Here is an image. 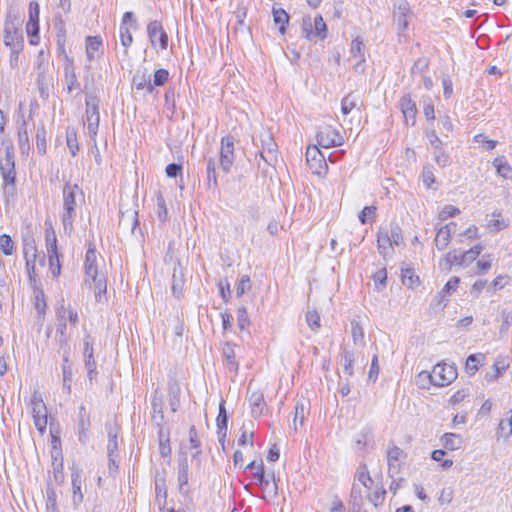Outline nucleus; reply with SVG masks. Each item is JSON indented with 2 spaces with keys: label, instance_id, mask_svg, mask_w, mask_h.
<instances>
[{
  "label": "nucleus",
  "instance_id": "obj_14",
  "mask_svg": "<svg viewBox=\"0 0 512 512\" xmlns=\"http://www.w3.org/2000/svg\"><path fill=\"white\" fill-rule=\"evenodd\" d=\"M147 33H148V37L151 42V45L153 47H155L156 44L158 43L161 50L167 49L168 35L164 31L161 22H159L157 20L151 21L147 26Z\"/></svg>",
  "mask_w": 512,
  "mask_h": 512
},
{
  "label": "nucleus",
  "instance_id": "obj_60",
  "mask_svg": "<svg viewBox=\"0 0 512 512\" xmlns=\"http://www.w3.org/2000/svg\"><path fill=\"white\" fill-rule=\"evenodd\" d=\"M356 107V101L352 94L346 95L341 101V112L344 115L349 114Z\"/></svg>",
  "mask_w": 512,
  "mask_h": 512
},
{
  "label": "nucleus",
  "instance_id": "obj_11",
  "mask_svg": "<svg viewBox=\"0 0 512 512\" xmlns=\"http://www.w3.org/2000/svg\"><path fill=\"white\" fill-rule=\"evenodd\" d=\"M306 161L314 174H325L328 169L325 157L316 145L307 147Z\"/></svg>",
  "mask_w": 512,
  "mask_h": 512
},
{
  "label": "nucleus",
  "instance_id": "obj_12",
  "mask_svg": "<svg viewBox=\"0 0 512 512\" xmlns=\"http://www.w3.org/2000/svg\"><path fill=\"white\" fill-rule=\"evenodd\" d=\"M234 159V138L232 136H224L221 139L220 166L225 173L230 171Z\"/></svg>",
  "mask_w": 512,
  "mask_h": 512
},
{
  "label": "nucleus",
  "instance_id": "obj_5",
  "mask_svg": "<svg viewBox=\"0 0 512 512\" xmlns=\"http://www.w3.org/2000/svg\"><path fill=\"white\" fill-rule=\"evenodd\" d=\"M419 377L429 379L434 386L444 387L457 378V368L454 364L438 363L430 373L423 371L419 374Z\"/></svg>",
  "mask_w": 512,
  "mask_h": 512
},
{
  "label": "nucleus",
  "instance_id": "obj_64",
  "mask_svg": "<svg viewBox=\"0 0 512 512\" xmlns=\"http://www.w3.org/2000/svg\"><path fill=\"white\" fill-rule=\"evenodd\" d=\"M418 280V276H415L412 270L406 269L402 272L403 284L408 286L409 288H413L415 283L418 282Z\"/></svg>",
  "mask_w": 512,
  "mask_h": 512
},
{
  "label": "nucleus",
  "instance_id": "obj_54",
  "mask_svg": "<svg viewBox=\"0 0 512 512\" xmlns=\"http://www.w3.org/2000/svg\"><path fill=\"white\" fill-rule=\"evenodd\" d=\"M421 178H422L423 184L427 188H431L432 184L435 182L433 167L430 165L424 166L422 173H421Z\"/></svg>",
  "mask_w": 512,
  "mask_h": 512
},
{
  "label": "nucleus",
  "instance_id": "obj_29",
  "mask_svg": "<svg viewBox=\"0 0 512 512\" xmlns=\"http://www.w3.org/2000/svg\"><path fill=\"white\" fill-rule=\"evenodd\" d=\"M103 45L100 36H87L86 37V56L89 62L95 60L98 55L97 53Z\"/></svg>",
  "mask_w": 512,
  "mask_h": 512
},
{
  "label": "nucleus",
  "instance_id": "obj_6",
  "mask_svg": "<svg viewBox=\"0 0 512 512\" xmlns=\"http://www.w3.org/2000/svg\"><path fill=\"white\" fill-rule=\"evenodd\" d=\"M3 42L9 49L24 46V37L19 18L8 13L4 22Z\"/></svg>",
  "mask_w": 512,
  "mask_h": 512
},
{
  "label": "nucleus",
  "instance_id": "obj_38",
  "mask_svg": "<svg viewBox=\"0 0 512 512\" xmlns=\"http://www.w3.org/2000/svg\"><path fill=\"white\" fill-rule=\"evenodd\" d=\"M493 165L496 168L498 175L503 177L504 179L512 178V167L505 160L503 156L497 157L493 161Z\"/></svg>",
  "mask_w": 512,
  "mask_h": 512
},
{
  "label": "nucleus",
  "instance_id": "obj_4",
  "mask_svg": "<svg viewBox=\"0 0 512 512\" xmlns=\"http://www.w3.org/2000/svg\"><path fill=\"white\" fill-rule=\"evenodd\" d=\"M57 317V334H59V345L60 348L67 347L68 337L66 335V329L68 322L71 326H77L79 323V316L77 311L71 305H65L64 300L58 304L56 308Z\"/></svg>",
  "mask_w": 512,
  "mask_h": 512
},
{
  "label": "nucleus",
  "instance_id": "obj_28",
  "mask_svg": "<svg viewBox=\"0 0 512 512\" xmlns=\"http://www.w3.org/2000/svg\"><path fill=\"white\" fill-rule=\"evenodd\" d=\"M351 336L355 346L363 347L365 345L364 328L360 321V316H356L351 320Z\"/></svg>",
  "mask_w": 512,
  "mask_h": 512
},
{
  "label": "nucleus",
  "instance_id": "obj_41",
  "mask_svg": "<svg viewBox=\"0 0 512 512\" xmlns=\"http://www.w3.org/2000/svg\"><path fill=\"white\" fill-rule=\"evenodd\" d=\"M273 19L276 25L279 26V32L284 34L286 31V26L289 22V15L287 12L281 8L273 9Z\"/></svg>",
  "mask_w": 512,
  "mask_h": 512
},
{
  "label": "nucleus",
  "instance_id": "obj_42",
  "mask_svg": "<svg viewBox=\"0 0 512 512\" xmlns=\"http://www.w3.org/2000/svg\"><path fill=\"white\" fill-rule=\"evenodd\" d=\"M355 479L360 482L365 488L371 489L373 480L369 474L366 465H361L355 474Z\"/></svg>",
  "mask_w": 512,
  "mask_h": 512
},
{
  "label": "nucleus",
  "instance_id": "obj_20",
  "mask_svg": "<svg viewBox=\"0 0 512 512\" xmlns=\"http://www.w3.org/2000/svg\"><path fill=\"white\" fill-rule=\"evenodd\" d=\"M217 424V436L218 441L221 444L222 448L225 449V438L227 436V424L228 417L224 405V401H221L219 405V413L216 419Z\"/></svg>",
  "mask_w": 512,
  "mask_h": 512
},
{
  "label": "nucleus",
  "instance_id": "obj_63",
  "mask_svg": "<svg viewBox=\"0 0 512 512\" xmlns=\"http://www.w3.org/2000/svg\"><path fill=\"white\" fill-rule=\"evenodd\" d=\"M306 322L312 330L320 328V316L316 311H308L306 313Z\"/></svg>",
  "mask_w": 512,
  "mask_h": 512
},
{
  "label": "nucleus",
  "instance_id": "obj_3",
  "mask_svg": "<svg viewBox=\"0 0 512 512\" xmlns=\"http://www.w3.org/2000/svg\"><path fill=\"white\" fill-rule=\"evenodd\" d=\"M63 213L62 223L64 230H71L73 227V221L76 217V197L80 196L83 198L84 194L82 189L77 184L65 183L63 187Z\"/></svg>",
  "mask_w": 512,
  "mask_h": 512
},
{
  "label": "nucleus",
  "instance_id": "obj_35",
  "mask_svg": "<svg viewBox=\"0 0 512 512\" xmlns=\"http://www.w3.org/2000/svg\"><path fill=\"white\" fill-rule=\"evenodd\" d=\"M223 357L226 361V366L230 371L237 372L238 371V363L235 357L234 346L230 343H226L223 347Z\"/></svg>",
  "mask_w": 512,
  "mask_h": 512
},
{
  "label": "nucleus",
  "instance_id": "obj_13",
  "mask_svg": "<svg viewBox=\"0 0 512 512\" xmlns=\"http://www.w3.org/2000/svg\"><path fill=\"white\" fill-rule=\"evenodd\" d=\"M261 151L260 157L268 165H273L277 161V144L273 140L270 132H264L260 136Z\"/></svg>",
  "mask_w": 512,
  "mask_h": 512
},
{
  "label": "nucleus",
  "instance_id": "obj_25",
  "mask_svg": "<svg viewBox=\"0 0 512 512\" xmlns=\"http://www.w3.org/2000/svg\"><path fill=\"white\" fill-rule=\"evenodd\" d=\"M185 286V278L180 264L174 267L173 275H172V294L177 299H180L183 296Z\"/></svg>",
  "mask_w": 512,
  "mask_h": 512
},
{
  "label": "nucleus",
  "instance_id": "obj_40",
  "mask_svg": "<svg viewBox=\"0 0 512 512\" xmlns=\"http://www.w3.org/2000/svg\"><path fill=\"white\" fill-rule=\"evenodd\" d=\"M18 143L22 153H25L30 149L29 135L27 131L26 120L23 119L22 124L18 128Z\"/></svg>",
  "mask_w": 512,
  "mask_h": 512
},
{
  "label": "nucleus",
  "instance_id": "obj_55",
  "mask_svg": "<svg viewBox=\"0 0 512 512\" xmlns=\"http://www.w3.org/2000/svg\"><path fill=\"white\" fill-rule=\"evenodd\" d=\"M376 210L377 207L374 205L365 206L358 215L360 223L364 225L368 222L369 218H374L376 215Z\"/></svg>",
  "mask_w": 512,
  "mask_h": 512
},
{
  "label": "nucleus",
  "instance_id": "obj_44",
  "mask_svg": "<svg viewBox=\"0 0 512 512\" xmlns=\"http://www.w3.org/2000/svg\"><path fill=\"white\" fill-rule=\"evenodd\" d=\"M25 259H26V269L29 275V280L33 284V286H36V275H35V259H36V250L33 248V252L31 255V258L28 256V252L25 251Z\"/></svg>",
  "mask_w": 512,
  "mask_h": 512
},
{
  "label": "nucleus",
  "instance_id": "obj_32",
  "mask_svg": "<svg viewBox=\"0 0 512 512\" xmlns=\"http://www.w3.org/2000/svg\"><path fill=\"white\" fill-rule=\"evenodd\" d=\"M206 174H207V189L216 191L218 188V181L216 176V163L213 158H209L206 163Z\"/></svg>",
  "mask_w": 512,
  "mask_h": 512
},
{
  "label": "nucleus",
  "instance_id": "obj_30",
  "mask_svg": "<svg viewBox=\"0 0 512 512\" xmlns=\"http://www.w3.org/2000/svg\"><path fill=\"white\" fill-rule=\"evenodd\" d=\"M133 84L137 90H145L149 94L153 93L151 76L146 72L137 71L133 76Z\"/></svg>",
  "mask_w": 512,
  "mask_h": 512
},
{
  "label": "nucleus",
  "instance_id": "obj_8",
  "mask_svg": "<svg viewBox=\"0 0 512 512\" xmlns=\"http://www.w3.org/2000/svg\"><path fill=\"white\" fill-rule=\"evenodd\" d=\"M35 427L43 434L47 426V408L39 392L35 391L30 401Z\"/></svg>",
  "mask_w": 512,
  "mask_h": 512
},
{
  "label": "nucleus",
  "instance_id": "obj_33",
  "mask_svg": "<svg viewBox=\"0 0 512 512\" xmlns=\"http://www.w3.org/2000/svg\"><path fill=\"white\" fill-rule=\"evenodd\" d=\"M512 435V411H508L505 416L500 420L497 436L507 439Z\"/></svg>",
  "mask_w": 512,
  "mask_h": 512
},
{
  "label": "nucleus",
  "instance_id": "obj_48",
  "mask_svg": "<svg viewBox=\"0 0 512 512\" xmlns=\"http://www.w3.org/2000/svg\"><path fill=\"white\" fill-rule=\"evenodd\" d=\"M62 373H63L62 389L65 392V394L69 395L71 393V382H72V375H73L71 365H63Z\"/></svg>",
  "mask_w": 512,
  "mask_h": 512
},
{
  "label": "nucleus",
  "instance_id": "obj_62",
  "mask_svg": "<svg viewBox=\"0 0 512 512\" xmlns=\"http://www.w3.org/2000/svg\"><path fill=\"white\" fill-rule=\"evenodd\" d=\"M388 233L390 242L393 246H399L403 242L401 228L398 225L391 227V230Z\"/></svg>",
  "mask_w": 512,
  "mask_h": 512
},
{
  "label": "nucleus",
  "instance_id": "obj_18",
  "mask_svg": "<svg viewBox=\"0 0 512 512\" xmlns=\"http://www.w3.org/2000/svg\"><path fill=\"white\" fill-rule=\"evenodd\" d=\"M404 454L403 450L395 445L387 451L388 475L393 478L399 474L401 469L400 458Z\"/></svg>",
  "mask_w": 512,
  "mask_h": 512
},
{
  "label": "nucleus",
  "instance_id": "obj_15",
  "mask_svg": "<svg viewBox=\"0 0 512 512\" xmlns=\"http://www.w3.org/2000/svg\"><path fill=\"white\" fill-rule=\"evenodd\" d=\"M460 283V278L457 276L451 277L448 282L444 285L442 290L435 297L432 305L437 309H443L447 305V297L454 291H456Z\"/></svg>",
  "mask_w": 512,
  "mask_h": 512
},
{
  "label": "nucleus",
  "instance_id": "obj_19",
  "mask_svg": "<svg viewBox=\"0 0 512 512\" xmlns=\"http://www.w3.org/2000/svg\"><path fill=\"white\" fill-rule=\"evenodd\" d=\"M456 223L450 222L438 229L435 237V245L438 250H444L450 243L451 235L456 230Z\"/></svg>",
  "mask_w": 512,
  "mask_h": 512
},
{
  "label": "nucleus",
  "instance_id": "obj_45",
  "mask_svg": "<svg viewBox=\"0 0 512 512\" xmlns=\"http://www.w3.org/2000/svg\"><path fill=\"white\" fill-rule=\"evenodd\" d=\"M46 129L45 126L42 124L37 128L36 132V147L39 152V154L44 155L47 150V142H46Z\"/></svg>",
  "mask_w": 512,
  "mask_h": 512
},
{
  "label": "nucleus",
  "instance_id": "obj_39",
  "mask_svg": "<svg viewBox=\"0 0 512 512\" xmlns=\"http://www.w3.org/2000/svg\"><path fill=\"white\" fill-rule=\"evenodd\" d=\"M306 414V405L303 401H298L294 407L293 425L292 428L296 432L298 430V423L303 425Z\"/></svg>",
  "mask_w": 512,
  "mask_h": 512
},
{
  "label": "nucleus",
  "instance_id": "obj_22",
  "mask_svg": "<svg viewBox=\"0 0 512 512\" xmlns=\"http://www.w3.org/2000/svg\"><path fill=\"white\" fill-rule=\"evenodd\" d=\"M44 225L46 250L48 257H50L52 260L56 257V253L58 252L56 232L51 221L46 220Z\"/></svg>",
  "mask_w": 512,
  "mask_h": 512
},
{
  "label": "nucleus",
  "instance_id": "obj_23",
  "mask_svg": "<svg viewBox=\"0 0 512 512\" xmlns=\"http://www.w3.org/2000/svg\"><path fill=\"white\" fill-rule=\"evenodd\" d=\"M49 69L37 70L36 83L39 90V95L42 99L49 97L50 86L52 85L53 78L49 75Z\"/></svg>",
  "mask_w": 512,
  "mask_h": 512
},
{
  "label": "nucleus",
  "instance_id": "obj_2",
  "mask_svg": "<svg viewBox=\"0 0 512 512\" xmlns=\"http://www.w3.org/2000/svg\"><path fill=\"white\" fill-rule=\"evenodd\" d=\"M4 156L0 158V174L3 179V194L7 203L16 200V169L13 145L5 147Z\"/></svg>",
  "mask_w": 512,
  "mask_h": 512
},
{
  "label": "nucleus",
  "instance_id": "obj_16",
  "mask_svg": "<svg viewBox=\"0 0 512 512\" xmlns=\"http://www.w3.org/2000/svg\"><path fill=\"white\" fill-rule=\"evenodd\" d=\"M91 427L90 413L84 405L79 407L78 411V440L82 444H86L88 440V431Z\"/></svg>",
  "mask_w": 512,
  "mask_h": 512
},
{
  "label": "nucleus",
  "instance_id": "obj_59",
  "mask_svg": "<svg viewBox=\"0 0 512 512\" xmlns=\"http://www.w3.org/2000/svg\"><path fill=\"white\" fill-rule=\"evenodd\" d=\"M157 215L160 221L164 222L167 220L168 211L166 208L165 199L161 193L157 195Z\"/></svg>",
  "mask_w": 512,
  "mask_h": 512
},
{
  "label": "nucleus",
  "instance_id": "obj_49",
  "mask_svg": "<svg viewBox=\"0 0 512 512\" xmlns=\"http://www.w3.org/2000/svg\"><path fill=\"white\" fill-rule=\"evenodd\" d=\"M34 287V293H35V309L39 314H44L46 310V302H45V296L42 289Z\"/></svg>",
  "mask_w": 512,
  "mask_h": 512
},
{
  "label": "nucleus",
  "instance_id": "obj_53",
  "mask_svg": "<svg viewBox=\"0 0 512 512\" xmlns=\"http://www.w3.org/2000/svg\"><path fill=\"white\" fill-rule=\"evenodd\" d=\"M121 44L127 49L133 43V36L130 29L127 26L120 25L119 29Z\"/></svg>",
  "mask_w": 512,
  "mask_h": 512
},
{
  "label": "nucleus",
  "instance_id": "obj_51",
  "mask_svg": "<svg viewBox=\"0 0 512 512\" xmlns=\"http://www.w3.org/2000/svg\"><path fill=\"white\" fill-rule=\"evenodd\" d=\"M168 79H169L168 70H166L164 68L157 69L154 72V76H153V80H152L153 88L155 86H157V87L163 86L168 81Z\"/></svg>",
  "mask_w": 512,
  "mask_h": 512
},
{
  "label": "nucleus",
  "instance_id": "obj_43",
  "mask_svg": "<svg viewBox=\"0 0 512 512\" xmlns=\"http://www.w3.org/2000/svg\"><path fill=\"white\" fill-rule=\"evenodd\" d=\"M342 360H343L344 373L348 376H352L354 373V371H353V364L355 361L354 353L346 348L343 349Z\"/></svg>",
  "mask_w": 512,
  "mask_h": 512
},
{
  "label": "nucleus",
  "instance_id": "obj_36",
  "mask_svg": "<svg viewBox=\"0 0 512 512\" xmlns=\"http://www.w3.org/2000/svg\"><path fill=\"white\" fill-rule=\"evenodd\" d=\"M364 48V43L360 37H356L355 39L352 40L350 54L353 57L359 58V62L354 66L355 70L358 69L360 63L365 62Z\"/></svg>",
  "mask_w": 512,
  "mask_h": 512
},
{
  "label": "nucleus",
  "instance_id": "obj_26",
  "mask_svg": "<svg viewBox=\"0 0 512 512\" xmlns=\"http://www.w3.org/2000/svg\"><path fill=\"white\" fill-rule=\"evenodd\" d=\"M446 265L450 268L453 265L468 266L473 261L468 254V251L458 253L457 250L449 251L444 258Z\"/></svg>",
  "mask_w": 512,
  "mask_h": 512
},
{
  "label": "nucleus",
  "instance_id": "obj_47",
  "mask_svg": "<svg viewBox=\"0 0 512 512\" xmlns=\"http://www.w3.org/2000/svg\"><path fill=\"white\" fill-rule=\"evenodd\" d=\"M313 22L315 36L320 39H325L327 37V25L324 22L323 17L321 15H317Z\"/></svg>",
  "mask_w": 512,
  "mask_h": 512
},
{
  "label": "nucleus",
  "instance_id": "obj_17",
  "mask_svg": "<svg viewBox=\"0 0 512 512\" xmlns=\"http://www.w3.org/2000/svg\"><path fill=\"white\" fill-rule=\"evenodd\" d=\"M399 106L405 123L410 126H414L416 122L417 108L416 103L412 100L409 94L403 95L399 101Z\"/></svg>",
  "mask_w": 512,
  "mask_h": 512
},
{
  "label": "nucleus",
  "instance_id": "obj_58",
  "mask_svg": "<svg viewBox=\"0 0 512 512\" xmlns=\"http://www.w3.org/2000/svg\"><path fill=\"white\" fill-rule=\"evenodd\" d=\"M237 324L241 330L246 329L250 324L247 310L243 306L237 309Z\"/></svg>",
  "mask_w": 512,
  "mask_h": 512
},
{
  "label": "nucleus",
  "instance_id": "obj_7",
  "mask_svg": "<svg viewBox=\"0 0 512 512\" xmlns=\"http://www.w3.org/2000/svg\"><path fill=\"white\" fill-rule=\"evenodd\" d=\"M245 470H255L253 473V478L257 481V484L260 486L264 494L268 496L275 497L278 492L277 484L275 478L273 477V483L270 482L269 478L265 475V468L263 461L259 462L252 461L246 465Z\"/></svg>",
  "mask_w": 512,
  "mask_h": 512
},
{
  "label": "nucleus",
  "instance_id": "obj_27",
  "mask_svg": "<svg viewBox=\"0 0 512 512\" xmlns=\"http://www.w3.org/2000/svg\"><path fill=\"white\" fill-rule=\"evenodd\" d=\"M81 469L78 467H73L71 472V482L73 489V501L75 504L81 503L83 501V494L81 491Z\"/></svg>",
  "mask_w": 512,
  "mask_h": 512
},
{
  "label": "nucleus",
  "instance_id": "obj_1",
  "mask_svg": "<svg viewBox=\"0 0 512 512\" xmlns=\"http://www.w3.org/2000/svg\"><path fill=\"white\" fill-rule=\"evenodd\" d=\"M85 283L94 289L97 302L106 300L107 282L104 274L98 272L97 256L95 248L89 247L86 251L85 262Z\"/></svg>",
  "mask_w": 512,
  "mask_h": 512
},
{
  "label": "nucleus",
  "instance_id": "obj_24",
  "mask_svg": "<svg viewBox=\"0 0 512 512\" xmlns=\"http://www.w3.org/2000/svg\"><path fill=\"white\" fill-rule=\"evenodd\" d=\"M64 79L67 84V90L71 93L74 90H80V83L77 80V75L75 72V66L71 59H67L64 66Z\"/></svg>",
  "mask_w": 512,
  "mask_h": 512
},
{
  "label": "nucleus",
  "instance_id": "obj_57",
  "mask_svg": "<svg viewBox=\"0 0 512 512\" xmlns=\"http://www.w3.org/2000/svg\"><path fill=\"white\" fill-rule=\"evenodd\" d=\"M251 289V280L248 275H243L236 287V295L237 297H241L243 294H245L247 291Z\"/></svg>",
  "mask_w": 512,
  "mask_h": 512
},
{
  "label": "nucleus",
  "instance_id": "obj_52",
  "mask_svg": "<svg viewBox=\"0 0 512 512\" xmlns=\"http://www.w3.org/2000/svg\"><path fill=\"white\" fill-rule=\"evenodd\" d=\"M0 249L5 255H11L14 251V243L7 234L0 236Z\"/></svg>",
  "mask_w": 512,
  "mask_h": 512
},
{
  "label": "nucleus",
  "instance_id": "obj_21",
  "mask_svg": "<svg viewBox=\"0 0 512 512\" xmlns=\"http://www.w3.org/2000/svg\"><path fill=\"white\" fill-rule=\"evenodd\" d=\"M248 401L251 407V414L254 418L263 415L266 408L263 392L259 390L251 391L248 396Z\"/></svg>",
  "mask_w": 512,
  "mask_h": 512
},
{
  "label": "nucleus",
  "instance_id": "obj_9",
  "mask_svg": "<svg viewBox=\"0 0 512 512\" xmlns=\"http://www.w3.org/2000/svg\"><path fill=\"white\" fill-rule=\"evenodd\" d=\"M99 99L96 96L89 95L86 97V119L87 129L90 137L97 135L100 115H99Z\"/></svg>",
  "mask_w": 512,
  "mask_h": 512
},
{
  "label": "nucleus",
  "instance_id": "obj_10",
  "mask_svg": "<svg viewBox=\"0 0 512 512\" xmlns=\"http://www.w3.org/2000/svg\"><path fill=\"white\" fill-rule=\"evenodd\" d=\"M317 144L323 148L340 146L344 139L339 131L330 125L320 126L316 135Z\"/></svg>",
  "mask_w": 512,
  "mask_h": 512
},
{
  "label": "nucleus",
  "instance_id": "obj_56",
  "mask_svg": "<svg viewBox=\"0 0 512 512\" xmlns=\"http://www.w3.org/2000/svg\"><path fill=\"white\" fill-rule=\"evenodd\" d=\"M434 159L438 166L444 168L450 164L449 155L443 150V148L435 149Z\"/></svg>",
  "mask_w": 512,
  "mask_h": 512
},
{
  "label": "nucleus",
  "instance_id": "obj_61",
  "mask_svg": "<svg viewBox=\"0 0 512 512\" xmlns=\"http://www.w3.org/2000/svg\"><path fill=\"white\" fill-rule=\"evenodd\" d=\"M409 18L410 14H394V20L397 25V29L399 31V35L404 32L409 26Z\"/></svg>",
  "mask_w": 512,
  "mask_h": 512
},
{
  "label": "nucleus",
  "instance_id": "obj_31",
  "mask_svg": "<svg viewBox=\"0 0 512 512\" xmlns=\"http://www.w3.org/2000/svg\"><path fill=\"white\" fill-rule=\"evenodd\" d=\"M377 248L384 257L393 252V245L390 242L388 231L380 230L377 234Z\"/></svg>",
  "mask_w": 512,
  "mask_h": 512
},
{
  "label": "nucleus",
  "instance_id": "obj_34",
  "mask_svg": "<svg viewBox=\"0 0 512 512\" xmlns=\"http://www.w3.org/2000/svg\"><path fill=\"white\" fill-rule=\"evenodd\" d=\"M443 446L448 450H458L462 447L463 438L459 434L445 433L441 438Z\"/></svg>",
  "mask_w": 512,
  "mask_h": 512
},
{
  "label": "nucleus",
  "instance_id": "obj_46",
  "mask_svg": "<svg viewBox=\"0 0 512 512\" xmlns=\"http://www.w3.org/2000/svg\"><path fill=\"white\" fill-rule=\"evenodd\" d=\"M484 358L482 354H471L468 356L466 360L465 370L469 375H474L478 370V365L480 361Z\"/></svg>",
  "mask_w": 512,
  "mask_h": 512
},
{
  "label": "nucleus",
  "instance_id": "obj_50",
  "mask_svg": "<svg viewBox=\"0 0 512 512\" xmlns=\"http://www.w3.org/2000/svg\"><path fill=\"white\" fill-rule=\"evenodd\" d=\"M302 33L304 37L308 40H311L314 33V22L310 16H304L302 19Z\"/></svg>",
  "mask_w": 512,
  "mask_h": 512
},
{
  "label": "nucleus",
  "instance_id": "obj_37",
  "mask_svg": "<svg viewBox=\"0 0 512 512\" xmlns=\"http://www.w3.org/2000/svg\"><path fill=\"white\" fill-rule=\"evenodd\" d=\"M118 429L108 428L107 456H119L118 453Z\"/></svg>",
  "mask_w": 512,
  "mask_h": 512
}]
</instances>
